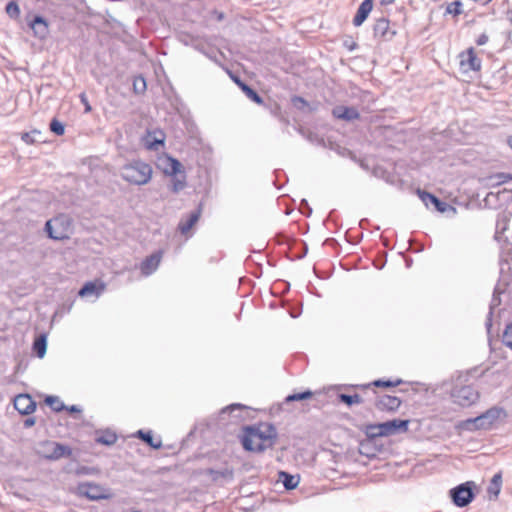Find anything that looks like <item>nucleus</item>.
Instances as JSON below:
<instances>
[{
    "label": "nucleus",
    "instance_id": "obj_33",
    "mask_svg": "<svg viewBox=\"0 0 512 512\" xmlns=\"http://www.w3.org/2000/svg\"><path fill=\"white\" fill-rule=\"evenodd\" d=\"M146 80L143 76H136L133 80V90L136 94H142L146 91Z\"/></svg>",
    "mask_w": 512,
    "mask_h": 512
},
{
    "label": "nucleus",
    "instance_id": "obj_41",
    "mask_svg": "<svg viewBox=\"0 0 512 512\" xmlns=\"http://www.w3.org/2000/svg\"><path fill=\"white\" fill-rule=\"evenodd\" d=\"M36 135H40V132L37 131V130H34L32 132H25L22 134L21 136V139L26 143V144H34L36 143L38 140L35 138Z\"/></svg>",
    "mask_w": 512,
    "mask_h": 512
},
{
    "label": "nucleus",
    "instance_id": "obj_13",
    "mask_svg": "<svg viewBox=\"0 0 512 512\" xmlns=\"http://www.w3.org/2000/svg\"><path fill=\"white\" fill-rule=\"evenodd\" d=\"M161 259L162 251H156L150 256L146 257L140 264L141 273L144 276H149L153 274L159 267Z\"/></svg>",
    "mask_w": 512,
    "mask_h": 512
},
{
    "label": "nucleus",
    "instance_id": "obj_11",
    "mask_svg": "<svg viewBox=\"0 0 512 512\" xmlns=\"http://www.w3.org/2000/svg\"><path fill=\"white\" fill-rule=\"evenodd\" d=\"M202 213L201 205L197 207L194 211H192L186 218H182L178 224V229L180 233L187 238L191 236L190 230L193 226L199 221Z\"/></svg>",
    "mask_w": 512,
    "mask_h": 512
},
{
    "label": "nucleus",
    "instance_id": "obj_14",
    "mask_svg": "<svg viewBox=\"0 0 512 512\" xmlns=\"http://www.w3.org/2000/svg\"><path fill=\"white\" fill-rule=\"evenodd\" d=\"M47 446L50 447V450L45 457L49 460H58L63 457H69L72 454L71 448L61 443L48 442Z\"/></svg>",
    "mask_w": 512,
    "mask_h": 512
},
{
    "label": "nucleus",
    "instance_id": "obj_49",
    "mask_svg": "<svg viewBox=\"0 0 512 512\" xmlns=\"http://www.w3.org/2000/svg\"><path fill=\"white\" fill-rule=\"evenodd\" d=\"M66 409H67L69 412H71V413H75V412H78V413H79V412H81V409H80L78 406H76V405H72V406H70V407H67Z\"/></svg>",
    "mask_w": 512,
    "mask_h": 512
},
{
    "label": "nucleus",
    "instance_id": "obj_29",
    "mask_svg": "<svg viewBox=\"0 0 512 512\" xmlns=\"http://www.w3.org/2000/svg\"><path fill=\"white\" fill-rule=\"evenodd\" d=\"M462 2L460 0L453 1L451 3H448L445 8V14H450L453 16H458L462 14Z\"/></svg>",
    "mask_w": 512,
    "mask_h": 512
},
{
    "label": "nucleus",
    "instance_id": "obj_12",
    "mask_svg": "<svg viewBox=\"0 0 512 512\" xmlns=\"http://www.w3.org/2000/svg\"><path fill=\"white\" fill-rule=\"evenodd\" d=\"M15 409L22 415H29L36 409V402L28 394H19L14 399Z\"/></svg>",
    "mask_w": 512,
    "mask_h": 512
},
{
    "label": "nucleus",
    "instance_id": "obj_52",
    "mask_svg": "<svg viewBox=\"0 0 512 512\" xmlns=\"http://www.w3.org/2000/svg\"><path fill=\"white\" fill-rule=\"evenodd\" d=\"M243 85H247L246 83H244L243 81L239 82L238 86L243 89Z\"/></svg>",
    "mask_w": 512,
    "mask_h": 512
},
{
    "label": "nucleus",
    "instance_id": "obj_6",
    "mask_svg": "<svg viewBox=\"0 0 512 512\" xmlns=\"http://www.w3.org/2000/svg\"><path fill=\"white\" fill-rule=\"evenodd\" d=\"M409 420L393 419L383 423H379L372 427L376 432L375 436H390L399 432H406L408 430Z\"/></svg>",
    "mask_w": 512,
    "mask_h": 512
},
{
    "label": "nucleus",
    "instance_id": "obj_53",
    "mask_svg": "<svg viewBox=\"0 0 512 512\" xmlns=\"http://www.w3.org/2000/svg\"><path fill=\"white\" fill-rule=\"evenodd\" d=\"M508 143H509L510 147L512 148V136L509 138Z\"/></svg>",
    "mask_w": 512,
    "mask_h": 512
},
{
    "label": "nucleus",
    "instance_id": "obj_40",
    "mask_svg": "<svg viewBox=\"0 0 512 512\" xmlns=\"http://www.w3.org/2000/svg\"><path fill=\"white\" fill-rule=\"evenodd\" d=\"M207 56L220 67H224V54L220 50H218L217 52L211 50L209 53H207Z\"/></svg>",
    "mask_w": 512,
    "mask_h": 512
},
{
    "label": "nucleus",
    "instance_id": "obj_34",
    "mask_svg": "<svg viewBox=\"0 0 512 512\" xmlns=\"http://www.w3.org/2000/svg\"><path fill=\"white\" fill-rule=\"evenodd\" d=\"M5 11L7 15L12 19H17L20 16V8L15 1L8 2Z\"/></svg>",
    "mask_w": 512,
    "mask_h": 512
},
{
    "label": "nucleus",
    "instance_id": "obj_39",
    "mask_svg": "<svg viewBox=\"0 0 512 512\" xmlns=\"http://www.w3.org/2000/svg\"><path fill=\"white\" fill-rule=\"evenodd\" d=\"M186 186L185 177L183 176L182 179L178 178L177 176H174L172 180V186L171 190L174 193H178L179 191L183 190Z\"/></svg>",
    "mask_w": 512,
    "mask_h": 512
},
{
    "label": "nucleus",
    "instance_id": "obj_20",
    "mask_svg": "<svg viewBox=\"0 0 512 512\" xmlns=\"http://www.w3.org/2000/svg\"><path fill=\"white\" fill-rule=\"evenodd\" d=\"M373 8V0H364L357 9V13L353 18V25L356 27L361 26L367 19Z\"/></svg>",
    "mask_w": 512,
    "mask_h": 512
},
{
    "label": "nucleus",
    "instance_id": "obj_38",
    "mask_svg": "<svg viewBox=\"0 0 512 512\" xmlns=\"http://www.w3.org/2000/svg\"><path fill=\"white\" fill-rule=\"evenodd\" d=\"M502 342L506 347L512 350V322L506 326L503 332Z\"/></svg>",
    "mask_w": 512,
    "mask_h": 512
},
{
    "label": "nucleus",
    "instance_id": "obj_46",
    "mask_svg": "<svg viewBox=\"0 0 512 512\" xmlns=\"http://www.w3.org/2000/svg\"><path fill=\"white\" fill-rule=\"evenodd\" d=\"M158 145H163V140H155L153 142H147V148L151 149V150H157L158 149Z\"/></svg>",
    "mask_w": 512,
    "mask_h": 512
},
{
    "label": "nucleus",
    "instance_id": "obj_21",
    "mask_svg": "<svg viewBox=\"0 0 512 512\" xmlns=\"http://www.w3.org/2000/svg\"><path fill=\"white\" fill-rule=\"evenodd\" d=\"M333 116L346 121L356 120L360 117L357 109L353 107L337 106L332 111Z\"/></svg>",
    "mask_w": 512,
    "mask_h": 512
},
{
    "label": "nucleus",
    "instance_id": "obj_5",
    "mask_svg": "<svg viewBox=\"0 0 512 512\" xmlns=\"http://www.w3.org/2000/svg\"><path fill=\"white\" fill-rule=\"evenodd\" d=\"M451 397L458 405L467 407L478 400L479 393L471 385H455L451 391Z\"/></svg>",
    "mask_w": 512,
    "mask_h": 512
},
{
    "label": "nucleus",
    "instance_id": "obj_19",
    "mask_svg": "<svg viewBox=\"0 0 512 512\" xmlns=\"http://www.w3.org/2000/svg\"><path fill=\"white\" fill-rule=\"evenodd\" d=\"M225 411L230 417L245 420L250 416L251 408L240 403H234L226 406Z\"/></svg>",
    "mask_w": 512,
    "mask_h": 512
},
{
    "label": "nucleus",
    "instance_id": "obj_27",
    "mask_svg": "<svg viewBox=\"0 0 512 512\" xmlns=\"http://www.w3.org/2000/svg\"><path fill=\"white\" fill-rule=\"evenodd\" d=\"M279 476L283 482L284 487L288 490H292V489L296 488L299 483V480L297 477L290 475L287 472H280Z\"/></svg>",
    "mask_w": 512,
    "mask_h": 512
},
{
    "label": "nucleus",
    "instance_id": "obj_54",
    "mask_svg": "<svg viewBox=\"0 0 512 512\" xmlns=\"http://www.w3.org/2000/svg\"><path fill=\"white\" fill-rule=\"evenodd\" d=\"M208 472H209L210 474L214 473V471H213L212 469H208Z\"/></svg>",
    "mask_w": 512,
    "mask_h": 512
},
{
    "label": "nucleus",
    "instance_id": "obj_31",
    "mask_svg": "<svg viewBox=\"0 0 512 512\" xmlns=\"http://www.w3.org/2000/svg\"><path fill=\"white\" fill-rule=\"evenodd\" d=\"M339 399L341 402L347 404L348 406H352L354 404H360L363 402L362 397L358 394H354V395L340 394Z\"/></svg>",
    "mask_w": 512,
    "mask_h": 512
},
{
    "label": "nucleus",
    "instance_id": "obj_51",
    "mask_svg": "<svg viewBox=\"0 0 512 512\" xmlns=\"http://www.w3.org/2000/svg\"><path fill=\"white\" fill-rule=\"evenodd\" d=\"M395 0H380L381 4L388 5L393 3Z\"/></svg>",
    "mask_w": 512,
    "mask_h": 512
},
{
    "label": "nucleus",
    "instance_id": "obj_35",
    "mask_svg": "<svg viewBox=\"0 0 512 512\" xmlns=\"http://www.w3.org/2000/svg\"><path fill=\"white\" fill-rule=\"evenodd\" d=\"M46 403L55 411V412H60L62 410H64L66 407L65 405L63 404V402H61L59 400L58 397L56 396H48L46 398Z\"/></svg>",
    "mask_w": 512,
    "mask_h": 512
},
{
    "label": "nucleus",
    "instance_id": "obj_25",
    "mask_svg": "<svg viewBox=\"0 0 512 512\" xmlns=\"http://www.w3.org/2000/svg\"><path fill=\"white\" fill-rule=\"evenodd\" d=\"M47 350V336L46 334H40L33 343V351L39 358H43Z\"/></svg>",
    "mask_w": 512,
    "mask_h": 512
},
{
    "label": "nucleus",
    "instance_id": "obj_43",
    "mask_svg": "<svg viewBox=\"0 0 512 512\" xmlns=\"http://www.w3.org/2000/svg\"><path fill=\"white\" fill-rule=\"evenodd\" d=\"M247 97L249 99H251L253 102L257 103V104H262L263 103V100L262 98L258 95V93L255 91V90H249V93L247 95Z\"/></svg>",
    "mask_w": 512,
    "mask_h": 512
},
{
    "label": "nucleus",
    "instance_id": "obj_26",
    "mask_svg": "<svg viewBox=\"0 0 512 512\" xmlns=\"http://www.w3.org/2000/svg\"><path fill=\"white\" fill-rule=\"evenodd\" d=\"M137 437L142 439L146 444L154 449H159L162 446V441L160 439L155 440L151 431L144 432L142 430L137 431Z\"/></svg>",
    "mask_w": 512,
    "mask_h": 512
},
{
    "label": "nucleus",
    "instance_id": "obj_16",
    "mask_svg": "<svg viewBox=\"0 0 512 512\" xmlns=\"http://www.w3.org/2000/svg\"><path fill=\"white\" fill-rule=\"evenodd\" d=\"M401 405V400L396 396L382 395L378 397L375 406L380 411H396Z\"/></svg>",
    "mask_w": 512,
    "mask_h": 512
},
{
    "label": "nucleus",
    "instance_id": "obj_42",
    "mask_svg": "<svg viewBox=\"0 0 512 512\" xmlns=\"http://www.w3.org/2000/svg\"><path fill=\"white\" fill-rule=\"evenodd\" d=\"M291 101L292 104L298 109H302L308 105L306 100L299 96H294Z\"/></svg>",
    "mask_w": 512,
    "mask_h": 512
},
{
    "label": "nucleus",
    "instance_id": "obj_50",
    "mask_svg": "<svg viewBox=\"0 0 512 512\" xmlns=\"http://www.w3.org/2000/svg\"><path fill=\"white\" fill-rule=\"evenodd\" d=\"M249 90H252V88H250L248 85H243L242 91L246 94V96L248 95Z\"/></svg>",
    "mask_w": 512,
    "mask_h": 512
},
{
    "label": "nucleus",
    "instance_id": "obj_47",
    "mask_svg": "<svg viewBox=\"0 0 512 512\" xmlns=\"http://www.w3.org/2000/svg\"><path fill=\"white\" fill-rule=\"evenodd\" d=\"M35 418L34 417H29L27 419L24 420V427L25 428H29V427H32L35 425Z\"/></svg>",
    "mask_w": 512,
    "mask_h": 512
},
{
    "label": "nucleus",
    "instance_id": "obj_15",
    "mask_svg": "<svg viewBox=\"0 0 512 512\" xmlns=\"http://www.w3.org/2000/svg\"><path fill=\"white\" fill-rule=\"evenodd\" d=\"M420 199L423 201V203L429 207L433 205L437 211L443 213L446 212L448 209H453L449 204H447L444 201H441L438 199L435 195L426 192V191H418Z\"/></svg>",
    "mask_w": 512,
    "mask_h": 512
},
{
    "label": "nucleus",
    "instance_id": "obj_32",
    "mask_svg": "<svg viewBox=\"0 0 512 512\" xmlns=\"http://www.w3.org/2000/svg\"><path fill=\"white\" fill-rule=\"evenodd\" d=\"M312 395H313V393L310 390H307V391H304V392H300V393H293L291 395H288L285 398V402L286 403H290V402H293V401L306 400V399L311 398Z\"/></svg>",
    "mask_w": 512,
    "mask_h": 512
},
{
    "label": "nucleus",
    "instance_id": "obj_1",
    "mask_svg": "<svg viewBox=\"0 0 512 512\" xmlns=\"http://www.w3.org/2000/svg\"><path fill=\"white\" fill-rule=\"evenodd\" d=\"M277 438L276 428L269 423H259L243 428L241 443L249 452L262 453L272 448Z\"/></svg>",
    "mask_w": 512,
    "mask_h": 512
},
{
    "label": "nucleus",
    "instance_id": "obj_30",
    "mask_svg": "<svg viewBox=\"0 0 512 512\" xmlns=\"http://www.w3.org/2000/svg\"><path fill=\"white\" fill-rule=\"evenodd\" d=\"M401 383H402L401 379H397L395 381L379 379V380L373 381L371 384L364 385L363 387L366 388V387L373 385L375 387L390 388V387H396V386L400 385Z\"/></svg>",
    "mask_w": 512,
    "mask_h": 512
},
{
    "label": "nucleus",
    "instance_id": "obj_24",
    "mask_svg": "<svg viewBox=\"0 0 512 512\" xmlns=\"http://www.w3.org/2000/svg\"><path fill=\"white\" fill-rule=\"evenodd\" d=\"M501 486H502V475H501V473H497L492 477L490 485L488 487L487 491H488L489 496L493 499H497L500 494V491H501Z\"/></svg>",
    "mask_w": 512,
    "mask_h": 512
},
{
    "label": "nucleus",
    "instance_id": "obj_9",
    "mask_svg": "<svg viewBox=\"0 0 512 512\" xmlns=\"http://www.w3.org/2000/svg\"><path fill=\"white\" fill-rule=\"evenodd\" d=\"M79 494L87 497L90 500H100L107 498L105 489L98 484L86 482L78 486Z\"/></svg>",
    "mask_w": 512,
    "mask_h": 512
},
{
    "label": "nucleus",
    "instance_id": "obj_44",
    "mask_svg": "<svg viewBox=\"0 0 512 512\" xmlns=\"http://www.w3.org/2000/svg\"><path fill=\"white\" fill-rule=\"evenodd\" d=\"M79 97H80V101H81V103H82V104L84 105V107H85V113L90 112V111H91V106H90V104H89V102H88V99H87L86 94H85V93H81Z\"/></svg>",
    "mask_w": 512,
    "mask_h": 512
},
{
    "label": "nucleus",
    "instance_id": "obj_45",
    "mask_svg": "<svg viewBox=\"0 0 512 512\" xmlns=\"http://www.w3.org/2000/svg\"><path fill=\"white\" fill-rule=\"evenodd\" d=\"M488 40H489L488 35L485 33H482L481 35L478 36L476 43H477V45L482 46V45H485L488 42Z\"/></svg>",
    "mask_w": 512,
    "mask_h": 512
},
{
    "label": "nucleus",
    "instance_id": "obj_8",
    "mask_svg": "<svg viewBox=\"0 0 512 512\" xmlns=\"http://www.w3.org/2000/svg\"><path fill=\"white\" fill-rule=\"evenodd\" d=\"M460 67L465 73L469 71H479L481 69V59L477 57L474 48L470 47L459 54Z\"/></svg>",
    "mask_w": 512,
    "mask_h": 512
},
{
    "label": "nucleus",
    "instance_id": "obj_48",
    "mask_svg": "<svg viewBox=\"0 0 512 512\" xmlns=\"http://www.w3.org/2000/svg\"><path fill=\"white\" fill-rule=\"evenodd\" d=\"M226 73L230 76V78L238 85L239 82H241V80L239 79V77H237L235 74H233L232 72H230L229 70L226 69Z\"/></svg>",
    "mask_w": 512,
    "mask_h": 512
},
{
    "label": "nucleus",
    "instance_id": "obj_17",
    "mask_svg": "<svg viewBox=\"0 0 512 512\" xmlns=\"http://www.w3.org/2000/svg\"><path fill=\"white\" fill-rule=\"evenodd\" d=\"M160 167L165 175L177 176L181 172L182 164L173 157L165 156L160 159Z\"/></svg>",
    "mask_w": 512,
    "mask_h": 512
},
{
    "label": "nucleus",
    "instance_id": "obj_28",
    "mask_svg": "<svg viewBox=\"0 0 512 512\" xmlns=\"http://www.w3.org/2000/svg\"><path fill=\"white\" fill-rule=\"evenodd\" d=\"M117 441V435L111 431H105L101 435L97 436L96 442L103 445H113Z\"/></svg>",
    "mask_w": 512,
    "mask_h": 512
},
{
    "label": "nucleus",
    "instance_id": "obj_36",
    "mask_svg": "<svg viewBox=\"0 0 512 512\" xmlns=\"http://www.w3.org/2000/svg\"><path fill=\"white\" fill-rule=\"evenodd\" d=\"M50 131L57 136H62L65 133V126L58 119L53 118L49 125Z\"/></svg>",
    "mask_w": 512,
    "mask_h": 512
},
{
    "label": "nucleus",
    "instance_id": "obj_22",
    "mask_svg": "<svg viewBox=\"0 0 512 512\" xmlns=\"http://www.w3.org/2000/svg\"><path fill=\"white\" fill-rule=\"evenodd\" d=\"M105 289L104 284L97 285L94 282H87L80 290L79 295L82 297L96 296L98 297Z\"/></svg>",
    "mask_w": 512,
    "mask_h": 512
},
{
    "label": "nucleus",
    "instance_id": "obj_37",
    "mask_svg": "<svg viewBox=\"0 0 512 512\" xmlns=\"http://www.w3.org/2000/svg\"><path fill=\"white\" fill-rule=\"evenodd\" d=\"M493 185H501L512 180V175L507 173H498L490 177Z\"/></svg>",
    "mask_w": 512,
    "mask_h": 512
},
{
    "label": "nucleus",
    "instance_id": "obj_7",
    "mask_svg": "<svg viewBox=\"0 0 512 512\" xmlns=\"http://www.w3.org/2000/svg\"><path fill=\"white\" fill-rule=\"evenodd\" d=\"M468 484L469 483L460 484L459 486L450 490L452 501L458 507L467 506L474 498L472 489L468 486Z\"/></svg>",
    "mask_w": 512,
    "mask_h": 512
},
{
    "label": "nucleus",
    "instance_id": "obj_3",
    "mask_svg": "<svg viewBox=\"0 0 512 512\" xmlns=\"http://www.w3.org/2000/svg\"><path fill=\"white\" fill-rule=\"evenodd\" d=\"M153 169L141 159H133L120 168L121 178L131 185L142 186L151 181Z\"/></svg>",
    "mask_w": 512,
    "mask_h": 512
},
{
    "label": "nucleus",
    "instance_id": "obj_2",
    "mask_svg": "<svg viewBox=\"0 0 512 512\" xmlns=\"http://www.w3.org/2000/svg\"><path fill=\"white\" fill-rule=\"evenodd\" d=\"M507 412L498 406H494L475 418H469L462 424L469 431L489 430L502 425L507 418Z\"/></svg>",
    "mask_w": 512,
    "mask_h": 512
},
{
    "label": "nucleus",
    "instance_id": "obj_10",
    "mask_svg": "<svg viewBox=\"0 0 512 512\" xmlns=\"http://www.w3.org/2000/svg\"><path fill=\"white\" fill-rule=\"evenodd\" d=\"M373 34L375 38L381 41H388L393 38L395 31L390 28V22L387 18H379L373 26Z\"/></svg>",
    "mask_w": 512,
    "mask_h": 512
},
{
    "label": "nucleus",
    "instance_id": "obj_18",
    "mask_svg": "<svg viewBox=\"0 0 512 512\" xmlns=\"http://www.w3.org/2000/svg\"><path fill=\"white\" fill-rule=\"evenodd\" d=\"M29 27L33 30L35 37L44 39L49 33V27L43 16L37 15L29 22Z\"/></svg>",
    "mask_w": 512,
    "mask_h": 512
},
{
    "label": "nucleus",
    "instance_id": "obj_4",
    "mask_svg": "<svg viewBox=\"0 0 512 512\" xmlns=\"http://www.w3.org/2000/svg\"><path fill=\"white\" fill-rule=\"evenodd\" d=\"M71 219L66 215H58L45 224L48 236L54 240L68 239L71 233Z\"/></svg>",
    "mask_w": 512,
    "mask_h": 512
},
{
    "label": "nucleus",
    "instance_id": "obj_23",
    "mask_svg": "<svg viewBox=\"0 0 512 512\" xmlns=\"http://www.w3.org/2000/svg\"><path fill=\"white\" fill-rule=\"evenodd\" d=\"M500 294H501V291L496 287L494 290V293H493V297H492L490 307H489V313H488L487 320L485 323L486 329L488 332H490V329L492 327V315H493L494 309L496 307H498L501 303V300L499 297Z\"/></svg>",
    "mask_w": 512,
    "mask_h": 512
}]
</instances>
